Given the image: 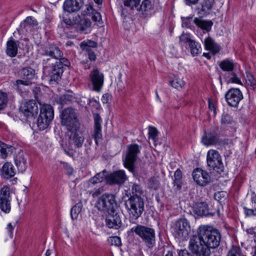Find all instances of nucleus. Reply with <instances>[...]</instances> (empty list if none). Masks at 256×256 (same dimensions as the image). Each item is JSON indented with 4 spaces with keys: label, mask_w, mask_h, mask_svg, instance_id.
I'll return each instance as SVG.
<instances>
[{
    "label": "nucleus",
    "mask_w": 256,
    "mask_h": 256,
    "mask_svg": "<svg viewBox=\"0 0 256 256\" xmlns=\"http://www.w3.org/2000/svg\"><path fill=\"white\" fill-rule=\"evenodd\" d=\"M42 55L50 57L42 61L44 72L54 81L60 79L64 72V68L70 66V60L63 57V52L54 44H46L40 48Z\"/></svg>",
    "instance_id": "obj_1"
},
{
    "label": "nucleus",
    "mask_w": 256,
    "mask_h": 256,
    "mask_svg": "<svg viewBox=\"0 0 256 256\" xmlns=\"http://www.w3.org/2000/svg\"><path fill=\"white\" fill-rule=\"evenodd\" d=\"M67 131L68 141L62 142L61 146L66 154L72 157L76 152V149L82 147L84 141V134L80 126Z\"/></svg>",
    "instance_id": "obj_2"
},
{
    "label": "nucleus",
    "mask_w": 256,
    "mask_h": 256,
    "mask_svg": "<svg viewBox=\"0 0 256 256\" xmlns=\"http://www.w3.org/2000/svg\"><path fill=\"white\" fill-rule=\"evenodd\" d=\"M198 234L202 239V242L206 243L210 250L219 246L221 235L218 230L203 226L198 228Z\"/></svg>",
    "instance_id": "obj_3"
},
{
    "label": "nucleus",
    "mask_w": 256,
    "mask_h": 256,
    "mask_svg": "<svg viewBox=\"0 0 256 256\" xmlns=\"http://www.w3.org/2000/svg\"><path fill=\"white\" fill-rule=\"evenodd\" d=\"M124 205L132 220L138 219L144 210V200L141 196H130L128 200H124Z\"/></svg>",
    "instance_id": "obj_4"
},
{
    "label": "nucleus",
    "mask_w": 256,
    "mask_h": 256,
    "mask_svg": "<svg viewBox=\"0 0 256 256\" xmlns=\"http://www.w3.org/2000/svg\"><path fill=\"white\" fill-rule=\"evenodd\" d=\"M129 233H134L138 236L148 248H152L156 244V232L154 228L146 226L137 224L132 228Z\"/></svg>",
    "instance_id": "obj_5"
},
{
    "label": "nucleus",
    "mask_w": 256,
    "mask_h": 256,
    "mask_svg": "<svg viewBox=\"0 0 256 256\" xmlns=\"http://www.w3.org/2000/svg\"><path fill=\"white\" fill-rule=\"evenodd\" d=\"M61 124L66 130H72L80 126L76 110L72 107H68L62 110L60 114Z\"/></svg>",
    "instance_id": "obj_6"
},
{
    "label": "nucleus",
    "mask_w": 256,
    "mask_h": 256,
    "mask_svg": "<svg viewBox=\"0 0 256 256\" xmlns=\"http://www.w3.org/2000/svg\"><path fill=\"white\" fill-rule=\"evenodd\" d=\"M189 249L196 256H210V250L202 242V239L198 234L192 236L189 242Z\"/></svg>",
    "instance_id": "obj_7"
},
{
    "label": "nucleus",
    "mask_w": 256,
    "mask_h": 256,
    "mask_svg": "<svg viewBox=\"0 0 256 256\" xmlns=\"http://www.w3.org/2000/svg\"><path fill=\"white\" fill-rule=\"evenodd\" d=\"M54 116L52 107L48 104H43L40 108V114L37 120V126L40 130L47 128Z\"/></svg>",
    "instance_id": "obj_8"
},
{
    "label": "nucleus",
    "mask_w": 256,
    "mask_h": 256,
    "mask_svg": "<svg viewBox=\"0 0 256 256\" xmlns=\"http://www.w3.org/2000/svg\"><path fill=\"white\" fill-rule=\"evenodd\" d=\"M173 234L180 240H186L190 232L189 222L186 218H180L176 221L173 228Z\"/></svg>",
    "instance_id": "obj_9"
},
{
    "label": "nucleus",
    "mask_w": 256,
    "mask_h": 256,
    "mask_svg": "<svg viewBox=\"0 0 256 256\" xmlns=\"http://www.w3.org/2000/svg\"><path fill=\"white\" fill-rule=\"evenodd\" d=\"M207 166L209 170H213L218 174L224 171V166L220 153L216 150H210L206 155Z\"/></svg>",
    "instance_id": "obj_10"
},
{
    "label": "nucleus",
    "mask_w": 256,
    "mask_h": 256,
    "mask_svg": "<svg viewBox=\"0 0 256 256\" xmlns=\"http://www.w3.org/2000/svg\"><path fill=\"white\" fill-rule=\"evenodd\" d=\"M140 148L136 144H132L128 146V150L124 161L125 168L132 173L134 172V164L140 153Z\"/></svg>",
    "instance_id": "obj_11"
},
{
    "label": "nucleus",
    "mask_w": 256,
    "mask_h": 256,
    "mask_svg": "<svg viewBox=\"0 0 256 256\" xmlns=\"http://www.w3.org/2000/svg\"><path fill=\"white\" fill-rule=\"evenodd\" d=\"M116 202L113 194H104L98 199L97 206L100 210L114 213V209Z\"/></svg>",
    "instance_id": "obj_12"
},
{
    "label": "nucleus",
    "mask_w": 256,
    "mask_h": 256,
    "mask_svg": "<svg viewBox=\"0 0 256 256\" xmlns=\"http://www.w3.org/2000/svg\"><path fill=\"white\" fill-rule=\"evenodd\" d=\"M180 42L188 45L190 54L192 56H196L202 52V48L200 43L192 40L188 34H182L180 36Z\"/></svg>",
    "instance_id": "obj_13"
},
{
    "label": "nucleus",
    "mask_w": 256,
    "mask_h": 256,
    "mask_svg": "<svg viewBox=\"0 0 256 256\" xmlns=\"http://www.w3.org/2000/svg\"><path fill=\"white\" fill-rule=\"evenodd\" d=\"M11 197L10 188L4 186L0 190V209L6 214L9 213L11 210Z\"/></svg>",
    "instance_id": "obj_14"
},
{
    "label": "nucleus",
    "mask_w": 256,
    "mask_h": 256,
    "mask_svg": "<svg viewBox=\"0 0 256 256\" xmlns=\"http://www.w3.org/2000/svg\"><path fill=\"white\" fill-rule=\"evenodd\" d=\"M128 180V177L124 170H118L106 176V182L110 185L121 186Z\"/></svg>",
    "instance_id": "obj_15"
},
{
    "label": "nucleus",
    "mask_w": 256,
    "mask_h": 256,
    "mask_svg": "<svg viewBox=\"0 0 256 256\" xmlns=\"http://www.w3.org/2000/svg\"><path fill=\"white\" fill-rule=\"evenodd\" d=\"M225 98L228 105L237 107L240 101L242 100L243 95L238 88H232L225 94Z\"/></svg>",
    "instance_id": "obj_16"
},
{
    "label": "nucleus",
    "mask_w": 256,
    "mask_h": 256,
    "mask_svg": "<svg viewBox=\"0 0 256 256\" xmlns=\"http://www.w3.org/2000/svg\"><path fill=\"white\" fill-rule=\"evenodd\" d=\"M90 80L93 86V90L100 91L104 82V75L98 68L94 69L90 74Z\"/></svg>",
    "instance_id": "obj_17"
},
{
    "label": "nucleus",
    "mask_w": 256,
    "mask_h": 256,
    "mask_svg": "<svg viewBox=\"0 0 256 256\" xmlns=\"http://www.w3.org/2000/svg\"><path fill=\"white\" fill-rule=\"evenodd\" d=\"M192 178L194 181L199 186H204L210 182V177L208 173L201 168H197L192 172Z\"/></svg>",
    "instance_id": "obj_18"
},
{
    "label": "nucleus",
    "mask_w": 256,
    "mask_h": 256,
    "mask_svg": "<svg viewBox=\"0 0 256 256\" xmlns=\"http://www.w3.org/2000/svg\"><path fill=\"white\" fill-rule=\"evenodd\" d=\"M20 110L24 116L28 118H32L38 114V108L36 102L32 100L25 102L24 106L20 107Z\"/></svg>",
    "instance_id": "obj_19"
},
{
    "label": "nucleus",
    "mask_w": 256,
    "mask_h": 256,
    "mask_svg": "<svg viewBox=\"0 0 256 256\" xmlns=\"http://www.w3.org/2000/svg\"><path fill=\"white\" fill-rule=\"evenodd\" d=\"M102 119L100 114H94V128L92 136L94 138L96 145H98V140L102 139Z\"/></svg>",
    "instance_id": "obj_20"
},
{
    "label": "nucleus",
    "mask_w": 256,
    "mask_h": 256,
    "mask_svg": "<svg viewBox=\"0 0 256 256\" xmlns=\"http://www.w3.org/2000/svg\"><path fill=\"white\" fill-rule=\"evenodd\" d=\"M214 0H202L200 6L197 8L198 14L200 17L208 14L214 5Z\"/></svg>",
    "instance_id": "obj_21"
},
{
    "label": "nucleus",
    "mask_w": 256,
    "mask_h": 256,
    "mask_svg": "<svg viewBox=\"0 0 256 256\" xmlns=\"http://www.w3.org/2000/svg\"><path fill=\"white\" fill-rule=\"evenodd\" d=\"M27 154L23 151H20L14 158V162L19 172H24L28 166Z\"/></svg>",
    "instance_id": "obj_22"
},
{
    "label": "nucleus",
    "mask_w": 256,
    "mask_h": 256,
    "mask_svg": "<svg viewBox=\"0 0 256 256\" xmlns=\"http://www.w3.org/2000/svg\"><path fill=\"white\" fill-rule=\"evenodd\" d=\"M84 4V0H66L64 9L68 12H74L80 10Z\"/></svg>",
    "instance_id": "obj_23"
},
{
    "label": "nucleus",
    "mask_w": 256,
    "mask_h": 256,
    "mask_svg": "<svg viewBox=\"0 0 256 256\" xmlns=\"http://www.w3.org/2000/svg\"><path fill=\"white\" fill-rule=\"evenodd\" d=\"M106 225L110 228L118 229L122 222L120 216L117 214H109L106 218Z\"/></svg>",
    "instance_id": "obj_24"
},
{
    "label": "nucleus",
    "mask_w": 256,
    "mask_h": 256,
    "mask_svg": "<svg viewBox=\"0 0 256 256\" xmlns=\"http://www.w3.org/2000/svg\"><path fill=\"white\" fill-rule=\"evenodd\" d=\"M20 42L18 40H14L11 38L6 42V54L13 58L16 56L18 54V48H20Z\"/></svg>",
    "instance_id": "obj_25"
},
{
    "label": "nucleus",
    "mask_w": 256,
    "mask_h": 256,
    "mask_svg": "<svg viewBox=\"0 0 256 256\" xmlns=\"http://www.w3.org/2000/svg\"><path fill=\"white\" fill-rule=\"evenodd\" d=\"M202 142L207 146L216 144L219 142L218 134L214 130L206 133L202 138Z\"/></svg>",
    "instance_id": "obj_26"
},
{
    "label": "nucleus",
    "mask_w": 256,
    "mask_h": 256,
    "mask_svg": "<svg viewBox=\"0 0 256 256\" xmlns=\"http://www.w3.org/2000/svg\"><path fill=\"white\" fill-rule=\"evenodd\" d=\"M204 44L205 49L210 51L213 54H216L220 50V47L210 36L204 39Z\"/></svg>",
    "instance_id": "obj_27"
},
{
    "label": "nucleus",
    "mask_w": 256,
    "mask_h": 256,
    "mask_svg": "<svg viewBox=\"0 0 256 256\" xmlns=\"http://www.w3.org/2000/svg\"><path fill=\"white\" fill-rule=\"evenodd\" d=\"M194 212L200 216H212V214L209 212V208L208 204L204 202L196 203L194 206Z\"/></svg>",
    "instance_id": "obj_28"
},
{
    "label": "nucleus",
    "mask_w": 256,
    "mask_h": 256,
    "mask_svg": "<svg viewBox=\"0 0 256 256\" xmlns=\"http://www.w3.org/2000/svg\"><path fill=\"white\" fill-rule=\"evenodd\" d=\"M1 176L4 178H10L13 177L16 172L12 166L10 162H6L2 166L1 170Z\"/></svg>",
    "instance_id": "obj_29"
},
{
    "label": "nucleus",
    "mask_w": 256,
    "mask_h": 256,
    "mask_svg": "<svg viewBox=\"0 0 256 256\" xmlns=\"http://www.w3.org/2000/svg\"><path fill=\"white\" fill-rule=\"evenodd\" d=\"M90 26L91 22L90 20L84 18L78 22L76 29L80 33L86 34L88 32Z\"/></svg>",
    "instance_id": "obj_30"
},
{
    "label": "nucleus",
    "mask_w": 256,
    "mask_h": 256,
    "mask_svg": "<svg viewBox=\"0 0 256 256\" xmlns=\"http://www.w3.org/2000/svg\"><path fill=\"white\" fill-rule=\"evenodd\" d=\"M20 75L23 80L30 81L35 76V70L30 67H25L20 70Z\"/></svg>",
    "instance_id": "obj_31"
},
{
    "label": "nucleus",
    "mask_w": 256,
    "mask_h": 256,
    "mask_svg": "<svg viewBox=\"0 0 256 256\" xmlns=\"http://www.w3.org/2000/svg\"><path fill=\"white\" fill-rule=\"evenodd\" d=\"M194 24L198 28L206 32H209L213 24L211 20H204L198 18H195L194 20Z\"/></svg>",
    "instance_id": "obj_32"
},
{
    "label": "nucleus",
    "mask_w": 256,
    "mask_h": 256,
    "mask_svg": "<svg viewBox=\"0 0 256 256\" xmlns=\"http://www.w3.org/2000/svg\"><path fill=\"white\" fill-rule=\"evenodd\" d=\"M235 64L232 60L229 59L224 60L219 62L220 68L224 72H232Z\"/></svg>",
    "instance_id": "obj_33"
},
{
    "label": "nucleus",
    "mask_w": 256,
    "mask_h": 256,
    "mask_svg": "<svg viewBox=\"0 0 256 256\" xmlns=\"http://www.w3.org/2000/svg\"><path fill=\"white\" fill-rule=\"evenodd\" d=\"M13 147L0 141V156L2 158H6L10 155L13 150Z\"/></svg>",
    "instance_id": "obj_34"
},
{
    "label": "nucleus",
    "mask_w": 256,
    "mask_h": 256,
    "mask_svg": "<svg viewBox=\"0 0 256 256\" xmlns=\"http://www.w3.org/2000/svg\"><path fill=\"white\" fill-rule=\"evenodd\" d=\"M154 8V0H143L140 6L137 10L142 12H148L153 10Z\"/></svg>",
    "instance_id": "obj_35"
},
{
    "label": "nucleus",
    "mask_w": 256,
    "mask_h": 256,
    "mask_svg": "<svg viewBox=\"0 0 256 256\" xmlns=\"http://www.w3.org/2000/svg\"><path fill=\"white\" fill-rule=\"evenodd\" d=\"M244 78L247 86L250 88L254 90L256 88V79L254 76L250 72H246Z\"/></svg>",
    "instance_id": "obj_36"
},
{
    "label": "nucleus",
    "mask_w": 256,
    "mask_h": 256,
    "mask_svg": "<svg viewBox=\"0 0 256 256\" xmlns=\"http://www.w3.org/2000/svg\"><path fill=\"white\" fill-rule=\"evenodd\" d=\"M107 175L106 174L104 171L98 173L94 177L90 180V182L92 184H95L98 183L102 182L104 180H106Z\"/></svg>",
    "instance_id": "obj_37"
},
{
    "label": "nucleus",
    "mask_w": 256,
    "mask_h": 256,
    "mask_svg": "<svg viewBox=\"0 0 256 256\" xmlns=\"http://www.w3.org/2000/svg\"><path fill=\"white\" fill-rule=\"evenodd\" d=\"M74 99V97L72 94H64L58 99L57 102L62 105L69 104Z\"/></svg>",
    "instance_id": "obj_38"
},
{
    "label": "nucleus",
    "mask_w": 256,
    "mask_h": 256,
    "mask_svg": "<svg viewBox=\"0 0 256 256\" xmlns=\"http://www.w3.org/2000/svg\"><path fill=\"white\" fill-rule=\"evenodd\" d=\"M32 84V82L28 80H18L14 84V86L18 91L22 92L24 86H28Z\"/></svg>",
    "instance_id": "obj_39"
},
{
    "label": "nucleus",
    "mask_w": 256,
    "mask_h": 256,
    "mask_svg": "<svg viewBox=\"0 0 256 256\" xmlns=\"http://www.w3.org/2000/svg\"><path fill=\"white\" fill-rule=\"evenodd\" d=\"M37 25L36 21L32 16H28L20 24L21 28H26L31 26Z\"/></svg>",
    "instance_id": "obj_40"
},
{
    "label": "nucleus",
    "mask_w": 256,
    "mask_h": 256,
    "mask_svg": "<svg viewBox=\"0 0 256 256\" xmlns=\"http://www.w3.org/2000/svg\"><path fill=\"white\" fill-rule=\"evenodd\" d=\"M96 46L97 43L91 40L84 41L80 44V48L84 50H91L92 48H96Z\"/></svg>",
    "instance_id": "obj_41"
},
{
    "label": "nucleus",
    "mask_w": 256,
    "mask_h": 256,
    "mask_svg": "<svg viewBox=\"0 0 256 256\" xmlns=\"http://www.w3.org/2000/svg\"><path fill=\"white\" fill-rule=\"evenodd\" d=\"M170 84L172 86L176 88H182L185 84V82L182 78L179 76H174V79L170 82Z\"/></svg>",
    "instance_id": "obj_42"
},
{
    "label": "nucleus",
    "mask_w": 256,
    "mask_h": 256,
    "mask_svg": "<svg viewBox=\"0 0 256 256\" xmlns=\"http://www.w3.org/2000/svg\"><path fill=\"white\" fill-rule=\"evenodd\" d=\"M82 204L81 203H78L74 206L70 211L71 217L72 220L76 219L78 217V214L82 210Z\"/></svg>",
    "instance_id": "obj_43"
},
{
    "label": "nucleus",
    "mask_w": 256,
    "mask_h": 256,
    "mask_svg": "<svg viewBox=\"0 0 256 256\" xmlns=\"http://www.w3.org/2000/svg\"><path fill=\"white\" fill-rule=\"evenodd\" d=\"M182 26L188 28L192 29L194 27L193 24L194 23L192 17H182Z\"/></svg>",
    "instance_id": "obj_44"
},
{
    "label": "nucleus",
    "mask_w": 256,
    "mask_h": 256,
    "mask_svg": "<svg viewBox=\"0 0 256 256\" xmlns=\"http://www.w3.org/2000/svg\"><path fill=\"white\" fill-rule=\"evenodd\" d=\"M148 186L151 190H157L160 186L159 180L155 177L151 178L148 180Z\"/></svg>",
    "instance_id": "obj_45"
},
{
    "label": "nucleus",
    "mask_w": 256,
    "mask_h": 256,
    "mask_svg": "<svg viewBox=\"0 0 256 256\" xmlns=\"http://www.w3.org/2000/svg\"><path fill=\"white\" fill-rule=\"evenodd\" d=\"M141 0H123L124 6L129 7L131 10L138 8Z\"/></svg>",
    "instance_id": "obj_46"
},
{
    "label": "nucleus",
    "mask_w": 256,
    "mask_h": 256,
    "mask_svg": "<svg viewBox=\"0 0 256 256\" xmlns=\"http://www.w3.org/2000/svg\"><path fill=\"white\" fill-rule=\"evenodd\" d=\"M142 193V190L140 185L135 183L133 184L132 186L131 192L130 193V196H141L140 194Z\"/></svg>",
    "instance_id": "obj_47"
},
{
    "label": "nucleus",
    "mask_w": 256,
    "mask_h": 256,
    "mask_svg": "<svg viewBox=\"0 0 256 256\" xmlns=\"http://www.w3.org/2000/svg\"><path fill=\"white\" fill-rule=\"evenodd\" d=\"M226 256H245L242 254L240 248L239 246H232L228 251Z\"/></svg>",
    "instance_id": "obj_48"
},
{
    "label": "nucleus",
    "mask_w": 256,
    "mask_h": 256,
    "mask_svg": "<svg viewBox=\"0 0 256 256\" xmlns=\"http://www.w3.org/2000/svg\"><path fill=\"white\" fill-rule=\"evenodd\" d=\"M8 103V94L6 92L0 91V110L4 109Z\"/></svg>",
    "instance_id": "obj_49"
},
{
    "label": "nucleus",
    "mask_w": 256,
    "mask_h": 256,
    "mask_svg": "<svg viewBox=\"0 0 256 256\" xmlns=\"http://www.w3.org/2000/svg\"><path fill=\"white\" fill-rule=\"evenodd\" d=\"M174 182L178 187L181 186V180L182 178V172L180 169H178L174 174Z\"/></svg>",
    "instance_id": "obj_50"
},
{
    "label": "nucleus",
    "mask_w": 256,
    "mask_h": 256,
    "mask_svg": "<svg viewBox=\"0 0 256 256\" xmlns=\"http://www.w3.org/2000/svg\"><path fill=\"white\" fill-rule=\"evenodd\" d=\"M108 242L112 246H118L121 245V240L120 238L116 236L110 237L108 240Z\"/></svg>",
    "instance_id": "obj_51"
},
{
    "label": "nucleus",
    "mask_w": 256,
    "mask_h": 256,
    "mask_svg": "<svg viewBox=\"0 0 256 256\" xmlns=\"http://www.w3.org/2000/svg\"><path fill=\"white\" fill-rule=\"evenodd\" d=\"M233 122L232 116L228 114H224L222 117V122L224 124H231Z\"/></svg>",
    "instance_id": "obj_52"
},
{
    "label": "nucleus",
    "mask_w": 256,
    "mask_h": 256,
    "mask_svg": "<svg viewBox=\"0 0 256 256\" xmlns=\"http://www.w3.org/2000/svg\"><path fill=\"white\" fill-rule=\"evenodd\" d=\"M244 214L247 216H256V208H248L246 207L244 208Z\"/></svg>",
    "instance_id": "obj_53"
},
{
    "label": "nucleus",
    "mask_w": 256,
    "mask_h": 256,
    "mask_svg": "<svg viewBox=\"0 0 256 256\" xmlns=\"http://www.w3.org/2000/svg\"><path fill=\"white\" fill-rule=\"evenodd\" d=\"M229 81L232 83L242 84L240 78H238L237 75L233 72L231 74V77L230 78Z\"/></svg>",
    "instance_id": "obj_54"
},
{
    "label": "nucleus",
    "mask_w": 256,
    "mask_h": 256,
    "mask_svg": "<svg viewBox=\"0 0 256 256\" xmlns=\"http://www.w3.org/2000/svg\"><path fill=\"white\" fill-rule=\"evenodd\" d=\"M158 130H157L152 126H150L148 128V134L152 138L154 139L158 135Z\"/></svg>",
    "instance_id": "obj_55"
},
{
    "label": "nucleus",
    "mask_w": 256,
    "mask_h": 256,
    "mask_svg": "<svg viewBox=\"0 0 256 256\" xmlns=\"http://www.w3.org/2000/svg\"><path fill=\"white\" fill-rule=\"evenodd\" d=\"M92 19L95 22H100L102 20L101 14L100 12L94 10V12L92 14Z\"/></svg>",
    "instance_id": "obj_56"
},
{
    "label": "nucleus",
    "mask_w": 256,
    "mask_h": 256,
    "mask_svg": "<svg viewBox=\"0 0 256 256\" xmlns=\"http://www.w3.org/2000/svg\"><path fill=\"white\" fill-rule=\"evenodd\" d=\"M104 191V188L101 187L96 189H94L93 191L91 192L92 195L94 198L98 196L102 192Z\"/></svg>",
    "instance_id": "obj_57"
},
{
    "label": "nucleus",
    "mask_w": 256,
    "mask_h": 256,
    "mask_svg": "<svg viewBox=\"0 0 256 256\" xmlns=\"http://www.w3.org/2000/svg\"><path fill=\"white\" fill-rule=\"evenodd\" d=\"M94 10L92 8V7L90 5L86 6V8L84 11V15H88L92 14Z\"/></svg>",
    "instance_id": "obj_58"
},
{
    "label": "nucleus",
    "mask_w": 256,
    "mask_h": 256,
    "mask_svg": "<svg viewBox=\"0 0 256 256\" xmlns=\"http://www.w3.org/2000/svg\"><path fill=\"white\" fill-rule=\"evenodd\" d=\"M179 256H196L192 252H188L186 250H182L180 252Z\"/></svg>",
    "instance_id": "obj_59"
},
{
    "label": "nucleus",
    "mask_w": 256,
    "mask_h": 256,
    "mask_svg": "<svg viewBox=\"0 0 256 256\" xmlns=\"http://www.w3.org/2000/svg\"><path fill=\"white\" fill-rule=\"evenodd\" d=\"M208 108L210 111L213 112L214 115L215 116L216 114V108L214 103L210 100H208Z\"/></svg>",
    "instance_id": "obj_60"
},
{
    "label": "nucleus",
    "mask_w": 256,
    "mask_h": 256,
    "mask_svg": "<svg viewBox=\"0 0 256 256\" xmlns=\"http://www.w3.org/2000/svg\"><path fill=\"white\" fill-rule=\"evenodd\" d=\"M86 51L88 52V58L90 60H96V56L94 52L92 50Z\"/></svg>",
    "instance_id": "obj_61"
},
{
    "label": "nucleus",
    "mask_w": 256,
    "mask_h": 256,
    "mask_svg": "<svg viewBox=\"0 0 256 256\" xmlns=\"http://www.w3.org/2000/svg\"><path fill=\"white\" fill-rule=\"evenodd\" d=\"M7 229L9 232L10 236L11 238L12 237V232L14 230V227L12 226L11 223L8 224L7 226Z\"/></svg>",
    "instance_id": "obj_62"
},
{
    "label": "nucleus",
    "mask_w": 256,
    "mask_h": 256,
    "mask_svg": "<svg viewBox=\"0 0 256 256\" xmlns=\"http://www.w3.org/2000/svg\"><path fill=\"white\" fill-rule=\"evenodd\" d=\"M198 0H185L187 5L194 4L198 2Z\"/></svg>",
    "instance_id": "obj_63"
},
{
    "label": "nucleus",
    "mask_w": 256,
    "mask_h": 256,
    "mask_svg": "<svg viewBox=\"0 0 256 256\" xmlns=\"http://www.w3.org/2000/svg\"><path fill=\"white\" fill-rule=\"evenodd\" d=\"M66 168L67 169V172L68 174H72L73 169L70 166L68 165L66 166Z\"/></svg>",
    "instance_id": "obj_64"
}]
</instances>
